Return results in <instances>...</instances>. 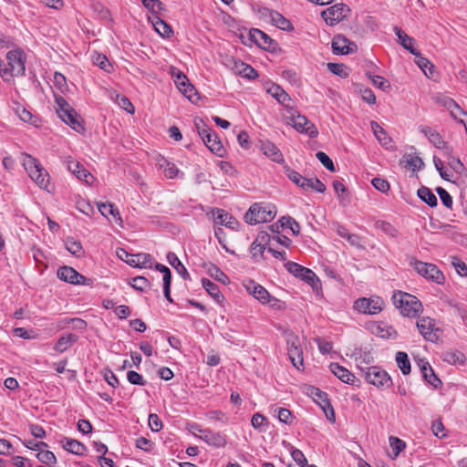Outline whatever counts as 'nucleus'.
I'll return each mask as SVG.
<instances>
[{
	"label": "nucleus",
	"instance_id": "1",
	"mask_svg": "<svg viewBox=\"0 0 467 467\" xmlns=\"http://www.w3.org/2000/svg\"><path fill=\"white\" fill-rule=\"evenodd\" d=\"M391 299L394 306L404 317L411 318L417 317L423 311L421 302L411 294L395 291Z\"/></svg>",
	"mask_w": 467,
	"mask_h": 467
},
{
	"label": "nucleus",
	"instance_id": "2",
	"mask_svg": "<svg viewBox=\"0 0 467 467\" xmlns=\"http://www.w3.org/2000/svg\"><path fill=\"white\" fill-rule=\"evenodd\" d=\"M21 162L29 177L41 188L48 191L49 174L39 161L26 152L21 153Z\"/></svg>",
	"mask_w": 467,
	"mask_h": 467
},
{
	"label": "nucleus",
	"instance_id": "3",
	"mask_svg": "<svg viewBox=\"0 0 467 467\" xmlns=\"http://www.w3.org/2000/svg\"><path fill=\"white\" fill-rule=\"evenodd\" d=\"M55 101L57 104V115L62 121L70 126L77 132H83L85 129L81 123V118L77 114L75 109L67 103V101L58 95H55Z\"/></svg>",
	"mask_w": 467,
	"mask_h": 467
},
{
	"label": "nucleus",
	"instance_id": "4",
	"mask_svg": "<svg viewBox=\"0 0 467 467\" xmlns=\"http://www.w3.org/2000/svg\"><path fill=\"white\" fill-rule=\"evenodd\" d=\"M276 215L275 207L271 203H254L245 213L244 219L248 224H257L272 221Z\"/></svg>",
	"mask_w": 467,
	"mask_h": 467
},
{
	"label": "nucleus",
	"instance_id": "5",
	"mask_svg": "<svg viewBox=\"0 0 467 467\" xmlns=\"http://www.w3.org/2000/svg\"><path fill=\"white\" fill-rule=\"evenodd\" d=\"M194 125L197 129L199 136L201 137L205 146L212 152L222 157L225 150L222 142L218 139L217 134L206 124H204L201 119L199 121H195Z\"/></svg>",
	"mask_w": 467,
	"mask_h": 467
},
{
	"label": "nucleus",
	"instance_id": "6",
	"mask_svg": "<svg viewBox=\"0 0 467 467\" xmlns=\"http://www.w3.org/2000/svg\"><path fill=\"white\" fill-rule=\"evenodd\" d=\"M288 123L291 124L298 132L306 133L310 138H316L318 130L315 124L311 122L306 117L299 114L293 108L284 114Z\"/></svg>",
	"mask_w": 467,
	"mask_h": 467
},
{
	"label": "nucleus",
	"instance_id": "7",
	"mask_svg": "<svg viewBox=\"0 0 467 467\" xmlns=\"http://www.w3.org/2000/svg\"><path fill=\"white\" fill-rule=\"evenodd\" d=\"M7 67L4 68V74H9L11 77L25 75L26 72V56L23 50L15 49L6 54Z\"/></svg>",
	"mask_w": 467,
	"mask_h": 467
},
{
	"label": "nucleus",
	"instance_id": "8",
	"mask_svg": "<svg viewBox=\"0 0 467 467\" xmlns=\"http://www.w3.org/2000/svg\"><path fill=\"white\" fill-rule=\"evenodd\" d=\"M384 301L379 296L359 297L353 305L354 310L363 315H377L383 309Z\"/></svg>",
	"mask_w": 467,
	"mask_h": 467
},
{
	"label": "nucleus",
	"instance_id": "9",
	"mask_svg": "<svg viewBox=\"0 0 467 467\" xmlns=\"http://www.w3.org/2000/svg\"><path fill=\"white\" fill-rule=\"evenodd\" d=\"M366 381L377 388L389 387L392 384L389 375L378 366L368 367L366 369L360 368Z\"/></svg>",
	"mask_w": 467,
	"mask_h": 467
},
{
	"label": "nucleus",
	"instance_id": "10",
	"mask_svg": "<svg viewBox=\"0 0 467 467\" xmlns=\"http://www.w3.org/2000/svg\"><path fill=\"white\" fill-rule=\"evenodd\" d=\"M416 326L425 340L435 343L440 339L441 331L436 327L434 319L429 317H420L418 319Z\"/></svg>",
	"mask_w": 467,
	"mask_h": 467
},
{
	"label": "nucleus",
	"instance_id": "11",
	"mask_svg": "<svg viewBox=\"0 0 467 467\" xmlns=\"http://www.w3.org/2000/svg\"><path fill=\"white\" fill-rule=\"evenodd\" d=\"M285 339L289 358L292 364L299 369L303 366V350L300 340L293 332L286 333Z\"/></svg>",
	"mask_w": 467,
	"mask_h": 467
},
{
	"label": "nucleus",
	"instance_id": "12",
	"mask_svg": "<svg viewBox=\"0 0 467 467\" xmlns=\"http://www.w3.org/2000/svg\"><path fill=\"white\" fill-rule=\"evenodd\" d=\"M349 8L344 4H336L322 11L321 16L328 26H335L342 21L349 13Z\"/></svg>",
	"mask_w": 467,
	"mask_h": 467
},
{
	"label": "nucleus",
	"instance_id": "13",
	"mask_svg": "<svg viewBox=\"0 0 467 467\" xmlns=\"http://www.w3.org/2000/svg\"><path fill=\"white\" fill-rule=\"evenodd\" d=\"M227 67L235 74L247 79H255L258 77L256 70L248 64L234 57L227 59Z\"/></svg>",
	"mask_w": 467,
	"mask_h": 467
},
{
	"label": "nucleus",
	"instance_id": "14",
	"mask_svg": "<svg viewBox=\"0 0 467 467\" xmlns=\"http://www.w3.org/2000/svg\"><path fill=\"white\" fill-rule=\"evenodd\" d=\"M333 52L337 55H347L357 52L358 46L343 35H336L332 39Z\"/></svg>",
	"mask_w": 467,
	"mask_h": 467
},
{
	"label": "nucleus",
	"instance_id": "15",
	"mask_svg": "<svg viewBox=\"0 0 467 467\" xmlns=\"http://www.w3.org/2000/svg\"><path fill=\"white\" fill-rule=\"evenodd\" d=\"M415 269L419 275L437 284H442L445 280L442 271L437 265H415Z\"/></svg>",
	"mask_w": 467,
	"mask_h": 467
},
{
	"label": "nucleus",
	"instance_id": "16",
	"mask_svg": "<svg viewBox=\"0 0 467 467\" xmlns=\"http://www.w3.org/2000/svg\"><path fill=\"white\" fill-rule=\"evenodd\" d=\"M310 395L313 397L314 400L317 402L323 409L327 419L334 422L335 421V412L333 407L330 405V402L327 399V396L325 392L321 391L317 388L312 387L310 389Z\"/></svg>",
	"mask_w": 467,
	"mask_h": 467
},
{
	"label": "nucleus",
	"instance_id": "17",
	"mask_svg": "<svg viewBox=\"0 0 467 467\" xmlns=\"http://www.w3.org/2000/svg\"><path fill=\"white\" fill-rule=\"evenodd\" d=\"M66 164L68 171L74 174L78 180L85 182L88 185L93 183L95 180L94 176L86 170L80 162L68 158L66 161Z\"/></svg>",
	"mask_w": 467,
	"mask_h": 467
},
{
	"label": "nucleus",
	"instance_id": "18",
	"mask_svg": "<svg viewBox=\"0 0 467 467\" xmlns=\"http://www.w3.org/2000/svg\"><path fill=\"white\" fill-rule=\"evenodd\" d=\"M420 131L423 133L429 141L436 148L443 150L447 154L451 153V148L447 145L441 134L436 130L428 126H420Z\"/></svg>",
	"mask_w": 467,
	"mask_h": 467
},
{
	"label": "nucleus",
	"instance_id": "19",
	"mask_svg": "<svg viewBox=\"0 0 467 467\" xmlns=\"http://www.w3.org/2000/svg\"><path fill=\"white\" fill-rule=\"evenodd\" d=\"M213 222L215 224L224 225L231 230H238L240 223L229 213L223 209H213Z\"/></svg>",
	"mask_w": 467,
	"mask_h": 467
},
{
	"label": "nucleus",
	"instance_id": "20",
	"mask_svg": "<svg viewBox=\"0 0 467 467\" xmlns=\"http://www.w3.org/2000/svg\"><path fill=\"white\" fill-rule=\"evenodd\" d=\"M243 285L249 295L253 296L262 304H265V300L269 299V292L255 281L245 279L243 281Z\"/></svg>",
	"mask_w": 467,
	"mask_h": 467
},
{
	"label": "nucleus",
	"instance_id": "21",
	"mask_svg": "<svg viewBox=\"0 0 467 467\" xmlns=\"http://www.w3.org/2000/svg\"><path fill=\"white\" fill-rule=\"evenodd\" d=\"M57 275L60 280L74 285L84 284L86 279L84 275L67 265H64L57 269Z\"/></svg>",
	"mask_w": 467,
	"mask_h": 467
},
{
	"label": "nucleus",
	"instance_id": "22",
	"mask_svg": "<svg viewBox=\"0 0 467 467\" xmlns=\"http://www.w3.org/2000/svg\"><path fill=\"white\" fill-rule=\"evenodd\" d=\"M199 439L202 440L208 445L215 448H223L227 443L226 436L219 431H213L205 429L199 435Z\"/></svg>",
	"mask_w": 467,
	"mask_h": 467
},
{
	"label": "nucleus",
	"instance_id": "23",
	"mask_svg": "<svg viewBox=\"0 0 467 467\" xmlns=\"http://www.w3.org/2000/svg\"><path fill=\"white\" fill-rule=\"evenodd\" d=\"M116 255L119 260L123 261L124 263H150L152 258L150 254H129L123 248L116 249Z\"/></svg>",
	"mask_w": 467,
	"mask_h": 467
},
{
	"label": "nucleus",
	"instance_id": "24",
	"mask_svg": "<svg viewBox=\"0 0 467 467\" xmlns=\"http://www.w3.org/2000/svg\"><path fill=\"white\" fill-rule=\"evenodd\" d=\"M266 237H268L266 233H261L257 239L251 244L250 253L252 254L254 260H270V257L266 254L267 246L258 243L260 238L264 241Z\"/></svg>",
	"mask_w": 467,
	"mask_h": 467
},
{
	"label": "nucleus",
	"instance_id": "25",
	"mask_svg": "<svg viewBox=\"0 0 467 467\" xmlns=\"http://www.w3.org/2000/svg\"><path fill=\"white\" fill-rule=\"evenodd\" d=\"M329 367L331 372L342 382L350 385H355L356 381H358L354 374H352L346 368L340 366L338 363H331Z\"/></svg>",
	"mask_w": 467,
	"mask_h": 467
},
{
	"label": "nucleus",
	"instance_id": "26",
	"mask_svg": "<svg viewBox=\"0 0 467 467\" xmlns=\"http://www.w3.org/2000/svg\"><path fill=\"white\" fill-rule=\"evenodd\" d=\"M156 166L169 179H174L179 176L180 171L176 165L162 156L156 159Z\"/></svg>",
	"mask_w": 467,
	"mask_h": 467
},
{
	"label": "nucleus",
	"instance_id": "27",
	"mask_svg": "<svg viewBox=\"0 0 467 467\" xmlns=\"http://www.w3.org/2000/svg\"><path fill=\"white\" fill-rule=\"evenodd\" d=\"M370 126L378 141L386 149L393 148L392 139L388 135L386 130L376 121H370Z\"/></svg>",
	"mask_w": 467,
	"mask_h": 467
},
{
	"label": "nucleus",
	"instance_id": "28",
	"mask_svg": "<svg viewBox=\"0 0 467 467\" xmlns=\"http://www.w3.org/2000/svg\"><path fill=\"white\" fill-rule=\"evenodd\" d=\"M420 367L424 379L429 384H431L435 389H439L441 387V380L435 375L429 362L421 360V364H420Z\"/></svg>",
	"mask_w": 467,
	"mask_h": 467
},
{
	"label": "nucleus",
	"instance_id": "29",
	"mask_svg": "<svg viewBox=\"0 0 467 467\" xmlns=\"http://www.w3.org/2000/svg\"><path fill=\"white\" fill-rule=\"evenodd\" d=\"M287 267V270L291 273H294L296 276H301L302 279L306 280L308 284L317 279L316 274L308 269L304 267L302 265H285Z\"/></svg>",
	"mask_w": 467,
	"mask_h": 467
},
{
	"label": "nucleus",
	"instance_id": "30",
	"mask_svg": "<svg viewBox=\"0 0 467 467\" xmlns=\"http://www.w3.org/2000/svg\"><path fill=\"white\" fill-rule=\"evenodd\" d=\"M261 150L265 156L269 157L275 162L280 163L284 161L283 154L279 149L269 140L261 142Z\"/></svg>",
	"mask_w": 467,
	"mask_h": 467
},
{
	"label": "nucleus",
	"instance_id": "31",
	"mask_svg": "<svg viewBox=\"0 0 467 467\" xmlns=\"http://www.w3.org/2000/svg\"><path fill=\"white\" fill-rule=\"evenodd\" d=\"M61 443L66 451L76 455H84L87 451L86 446L82 442L71 438H63Z\"/></svg>",
	"mask_w": 467,
	"mask_h": 467
},
{
	"label": "nucleus",
	"instance_id": "32",
	"mask_svg": "<svg viewBox=\"0 0 467 467\" xmlns=\"http://www.w3.org/2000/svg\"><path fill=\"white\" fill-rule=\"evenodd\" d=\"M251 39L261 48L269 49L272 45V39L265 33L259 29L250 31Z\"/></svg>",
	"mask_w": 467,
	"mask_h": 467
},
{
	"label": "nucleus",
	"instance_id": "33",
	"mask_svg": "<svg viewBox=\"0 0 467 467\" xmlns=\"http://www.w3.org/2000/svg\"><path fill=\"white\" fill-rule=\"evenodd\" d=\"M149 20L151 22L154 29L164 37H169L172 33L171 27L161 19L156 14H152L151 16H149Z\"/></svg>",
	"mask_w": 467,
	"mask_h": 467
},
{
	"label": "nucleus",
	"instance_id": "34",
	"mask_svg": "<svg viewBox=\"0 0 467 467\" xmlns=\"http://www.w3.org/2000/svg\"><path fill=\"white\" fill-rule=\"evenodd\" d=\"M394 32L399 38L400 44L408 51H410L412 55H417V49L414 48L415 40L409 36L404 31H402L400 27L395 26Z\"/></svg>",
	"mask_w": 467,
	"mask_h": 467
},
{
	"label": "nucleus",
	"instance_id": "35",
	"mask_svg": "<svg viewBox=\"0 0 467 467\" xmlns=\"http://www.w3.org/2000/svg\"><path fill=\"white\" fill-rule=\"evenodd\" d=\"M78 339V337L75 334H67L58 338L54 346V349L57 352L62 353L67 350Z\"/></svg>",
	"mask_w": 467,
	"mask_h": 467
},
{
	"label": "nucleus",
	"instance_id": "36",
	"mask_svg": "<svg viewBox=\"0 0 467 467\" xmlns=\"http://www.w3.org/2000/svg\"><path fill=\"white\" fill-rule=\"evenodd\" d=\"M202 287L206 290V292L217 302L221 303L224 296L221 293L219 286L207 278H202Z\"/></svg>",
	"mask_w": 467,
	"mask_h": 467
},
{
	"label": "nucleus",
	"instance_id": "37",
	"mask_svg": "<svg viewBox=\"0 0 467 467\" xmlns=\"http://www.w3.org/2000/svg\"><path fill=\"white\" fill-rule=\"evenodd\" d=\"M269 93L277 99L278 102L283 104L285 107L286 112L289 110V102L291 101V98L289 95L279 86L274 85L269 88Z\"/></svg>",
	"mask_w": 467,
	"mask_h": 467
},
{
	"label": "nucleus",
	"instance_id": "38",
	"mask_svg": "<svg viewBox=\"0 0 467 467\" xmlns=\"http://www.w3.org/2000/svg\"><path fill=\"white\" fill-rule=\"evenodd\" d=\"M443 361L451 365H463L465 363V355L459 350H449L442 353Z\"/></svg>",
	"mask_w": 467,
	"mask_h": 467
},
{
	"label": "nucleus",
	"instance_id": "39",
	"mask_svg": "<svg viewBox=\"0 0 467 467\" xmlns=\"http://www.w3.org/2000/svg\"><path fill=\"white\" fill-rule=\"evenodd\" d=\"M401 163L404 164L405 168L412 171H419L424 165L421 158L412 154L404 155Z\"/></svg>",
	"mask_w": 467,
	"mask_h": 467
},
{
	"label": "nucleus",
	"instance_id": "40",
	"mask_svg": "<svg viewBox=\"0 0 467 467\" xmlns=\"http://www.w3.org/2000/svg\"><path fill=\"white\" fill-rule=\"evenodd\" d=\"M110 99L128 113H134V107L126 96L112 91L110 92Z\"/></svg>",
	"mask_w": 467,
	"mask_h": 467
},
{
	"label": "nucleus",
	"instance_id": "41",
	"mask_svg": "<svg viewBox=\"0 0 467 467\" xmlns=\"http://www.w3.org/2000/svg\"><path fill=\"white\" fill-rule=\"evenodd\" d=\"M271 20L275 26L279 27L282 30L285 31H291L293 30V26L291 22L284 17L281 14L278 12H272L270 14Z\"/></svg>",
	"mask_w": 467,
	"mask_h": 467
},
{
	"label": "nucleus",
	"instance_id": "42",
	"mask_svg": "<svg viewBox=\"0 0 467 467\" xmlns=\"http://www.w3.org/2000/svg\"><path fill=\"white\" fill-rule=\"evenodd\" d=\"M419 198L431 207H435L438 203L435 194L427 187L422 186L418 190Z\"/></svg>",
	"mask_w": 467,
	"mask_h": 467
},
{
	"label": "nucleus",
	"instance_id": "43",
	"mask_svg": "<svg viewBox=\"0 0 467 467\" xmlns=\"http://www.w3.org/2000/svg\"><path fill=\"white\" fill-rule=\"evenodd\" d=\"M417 55H414L416 57V64L419 66V67L423 71L425 76L428 78L432 77V68L433 65L430 62L429 59L426 57H423L419 51L416 52Z\"/></svg>",
	"mask_w": 467,
	"mask_h": 467
},
{
	"label": "nucleus",
	"instance_id": "44",
	"mask_svg": "<svg viewBox=\"0 0 467 467\" xmlns=\"http://www.w3.org/2000/svg\"><path fill=\"white\" fill-rule=\"evenodd\" d=\"M65 245L67 250L70 254H74L77 258H80L84 254L80 242L75 240L74 238H67L65 242Z\"/></svg>",
	"mask_w": 467,
	"mask_h": 467
},
{
	"label": "nucleus",
	"instance_id": "45",
	"mask_svg": "<svg viewBox=\"0 0 467 467\" xmlns=\"http://www.w3.org/2000/svg\"><path fill=\"white\" fill-rule=\"evenodd\" d=\"M396 362L398 367L404 375H408L410 372V362L408 355L405 352H398L396 355Z\"/></svg>",
	"mask_w": 467,
	"mask_h": 467
},
{
	"label": "nucleus",
	"instance_id": "46",
	"mask_svg": "<svg viewBox=\"0 0 467 467\" xmlns=\"http://www.w3.org/2000/svg\"><path fill=\"white\" fill-rule=\"evenodd\" d=\"M16 114L17 117L24 122H28L31 124H36V119L32 115V113L27 110L24 106L17 104L15 109Z\"/></svg>",
	"mask_w": 467,
	"mask_h": 467
},
{
	"label": "nucleus",
	"instance_id": "47",
	"mask_svg": "<svg viewBox=\"0 0 467 467\" xmlns=\"http://www.w3.org/2000/svg\"><path fill=\"white\" fill-rule=\"evenodd\" d=\"M288 178L297 186L301 187L306 191H308V183L310 179L303 177L300 173H298L296 171H290L288 172Z\"/></svg>",
	"mask_w": 467,
	"mask_h": 467
},
{
	"label": "nucleus",
	"instance_id": "48",
	"mask_svg": "<svg viewBox=\"0 0 467 467\" xmlns=\"http://www.w3.org/2000/svg\"><path fill=\"white\" fill-rule=\"evenodd\" d=\"M38 451H39L36 454V458L42 463L47 465H54L57 462V458L52 451L47 450H42V448Z\"/></svg>",
	"mask_w": 467,
	"mask_h": 467
},
{
	"label": "nucleus",
	"instance_id": "49",
	"mask_svg": "<svg viewBox=\"0 0 467 467\" xmlns=\"http://www.w3.org/2000/svg\"><path fill=\"white\" fill-rule=\"evenodd\" d=\"M266 254L270 257V259L279 260V261H285L286 260L285 251L284 249H276L275 247V244L271 242H269Z\"/></svg>",
	"mask_w": 467,
	"mask_h": 467
},
{
	"label": "nucleus",
	"instance_id": "50",
	"mask_svg": "<svg viewBox=\"0 0 467 467\" xmlns=\"http://www.w3.org/2000/svg\"><path fill=\"white\" fill-rule=\"evenodd\" d=\"M282 228H289L294 234H298L300 232V225L290 216H284L279 220Z\"/></svg>",
	"mask_w": 467,
	"mask_h": 467
},
{
	"label": "nucleus",
	"instance_id": "51",
	"mask_svg": "<svg viewBox=\"0 0 467 467\" xmlns=\"http://www.w3.org/2000/svg\"><path fill=\"white\" fill-rule=\"evenodd\" d=\"M99 211L105 217H109V215H112L115 219L121 221L119 211L117 209H115L111 203L99 204Z\"/></svg>",
	"mask_w": 467,
	"mask_h": 467
},
{
	"label": "nucleus",
	"instance_id": "52",
	"mask_svg": "<svg viewBox=\"0 0 467 467\" xmlns=\"http://www.w3.org/2000/svg\"><path fill=\"white\" fill-rule=\"evenodd\" d=\"M155 268L163 274V290L168 291L171 287V274L170 269L165 265H155Z\"/></svg>",
	"mask_w": 467,
	"mask_h": 467
},
{
	"label": "nucleus",
	"instance_id": "53",
	"mask_svg": "<svg viewBox=\"0 0 467 467\" xmlns=\"http://www.w3.org/2000/svg\"><path fill=\"white\" fill-rule=\"evenodd\" d=\"M434 101L440 106H442L445 109H447L449 111L452 110L457 104L452 99L442 94L435 96Z\"/></svg>",
	"mask_w": 467,
	"mask_h": 467
},
{
	"label": "nucleus",
	"instance_id": "54",
	"mask_svg": "<svg viewBox=\"0 0 467 467\" xmlns=\"http://www.w3.org/2000/svg\"><path fill=\"white\" fill-rule=\"evenodd\" d=\"M93 62L106 72H110L112 68L111 64L109 62L108 57L105 55L95 54L93 56Z\"/></svg>",
	"mask_w": 467,
	"mask_h": 467
},
{
	"label": "nucleus",
	"instance_id": "55",
	"mask_svg": "<svg viewBox=\"0 0 467 467\" xmlns=\"http://www.w3.org/2000/svg\"><path fill=\"white\" fill-rule=\"evenodd\" d=\"M177 88L190 100H192L193 99V97L196 96V89L189 82L188 78H187V81L182 82V84L178 86Z\"/></svg>",
	"mask_w": 467,
	"mask_h": 467
},
{
	"label": "nucleus",
	"instance_id": "56",
	"mask_svg": "<svg viewBox=\"0 0 467 467\" xmlns=\"http://www.w3.org/2000/svg\"><path fill=\"white\" fill-rule=\"evenodd\" d=\"M389 445L394 452V456L397 457L406 447L405 441L398 437H389Z\"/></svg>",
	"mask_w": 467,
	"mask_h": 467
},
{
	"label": "nucleus",
	"instance_id": "57",
	"mask_svg": "<svg viewBox=\"0 0 467 467\" xmlns=\"http://www.w3.org/2000/svg\"><path fill=\"white\" fill-rule=\"evenodd\" d=\"M169 73L174 80L175 85L178 87L182 84V82L187 81V77L184 75L179 68L176 67H170Z\"/></svg>",
	"mask_w": 467,
	"mask_h": 467
},
{
	"label": "nucleus",
	"instance_id": "58",
	"mask_svg": "<svg viewBox=\"0 0 467 467\" xmlns=\"http://www.w3.org/2000/svg\"><path fill=\"white\" fill-rule=\"evenodd\" d=\"M129 284L138 291H143L149 286V281L144 276H136L129 281Z\"/></svg>",
	"mask_w": 467,
	"mask_h": 467
},
{
	"label": "nucleus",
	"instance_id": "59",
	"mask_svg": "<svg viewBox=\"0 0 467 467\" xmlns=\"http://www.w3.org/2000/svg\"><path fill=\"white\" fill-rule=\"evenodd\" d=\"M209 272L211 276L214 277L217 281L224 285L229 283V278L227 275L222 270H220L216 265H212V267L209 268Z\"/></svg>",
	"mask_w": 467,
	"mask_h": 467
},
{
	"label": "nucleus",
	"instance_id": "60",
	"mask_svg": "<svg viewBox=\"0 0 467 467\" xmlns=\"http://www.w3.org/2000/svg\"><path fill=\"white\" fill-rule=\"evenodd\" d=\"M275 412L277 413V418L281 422H284L285 424H291L293 416L289 410L285 408H276L275 410Z\"/></svg>",
	"mask_w": 467,
	"mask_h": 467
},
{
	"label": "nucleus",
	"instance_id": "61",
	"mask_svg": "<svg viewBox=\"0 0 467 467\" xmlns=\"http://www.w3.org/2000/svg\"><path fill=\"white\" fill-rule=\"evenodd\" d=\"M291 456L293 460L300 466V467H307L309 464L307 460L302 451L299 449H293L291 451Z\"/></svg>",
	"mask_w": 467,
	"mask_h": 467
},
{
	"label": "nucleus",
	"instance_id": "62",
	"mask_svg": "<svg viewBox=\"0 0 467 467\" xmlns=\"http://www.w3.org/2000/svg\"><path fill=\"white\" fill-rule=\"evenodd\" d=\"M127 379L130 384L145 386L146 381L143 379V377L134 370H130L127 373Z\"/></svg>",
	"mask_w": 467,
	"mask_h": 467
},
{
	"label": "nucleus",
	"instance_id": "63",
	"mask_svg": "<svg viewBox=\"0 0 467 467\" xmlns=\"http://www.w3.org/2000/svg\"><path fill=\"white\" fill-rule=\"evenodd\" d=\"M54 84L60 92H65L67 89L66 78L63 74L56 72L54 75Z\"/></svg>",
	"mask_w": 467,
	"mask_h": 467
},
{
	"label": "nucleus",
	"instance_id": "64",
	"mask_svg": "<svg viewBox=\"0 0 467 467\" xmlns=\"http://www.w3.org/2000/svg\"><path fill=\"white\" fill-rule=\"evenodd\" d=\"M450 114L459 123L464 122L467 119V113L458 104L450 111Z\"/></svg>",
	"mask_w": 467,
	"mask_h": 467
}]
</instances>
